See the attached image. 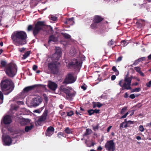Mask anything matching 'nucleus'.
Wrapping results in <instances>:
<instances>
[{
  "label": "nucleus",
  "mask_w": 151,
  "mask_h": 151,
  "mask_svg": "<svg viewBox=\"0 0 151 151\" xmlns=\"http://www.w3.org/2000/svg\"><path fill=\"white\" fill-rule=\"evenodd\" d=\"M14 84L12 80L6 79H3L0 83V87L1 91H0V100L2 102L4 100V95H8L14 90Z\"/></svg>",
  "instance_id": "nucleus-1"
},
{
  "label": "nucleus",
  "mask_w": 151,
  "mask_h": 151,
  "mask_svg": "<svg viewBox=\"0 0 151 151\" xmlns=\"http://www.w3.org/2000/svg\"><path fill=\"white\" fill-rule=\"evenodd\" d=\"M27 38L26 33L22 31L14 32L11 36V38L14 43L16 46H18L26 44Z\"/></svg>",
  "instance_id": "nucleus-2"
},
{
  "label": "nucleus",
  "mask_w": 151,
  "mask_h": 151,
  "mask_svg": "<svg viewBox=\"0 0 151 151\" xmlns=\"http://www.w3.org/2000/svg\"><path fill=\"white\" fill-rule=\"evenodd\" d=\"M45 26L44 21H38L35 24L34 27L32 25H29L27 27V31L29 32L32 30L33 35L36 37L40 31H44L43 27Z\"/></svg>",
  "instance_id": "nucleus-3"
},
{
  "label": "nucleus",
  "mask_w": 151,
  "mask_h": 151,
  "mask_svg": "<svg viewBox=\"0 0 151 151\" xmlns=\"http://www.w3.org/2000/svg\"><path fill=\"white\" fill-rule=\"evenodd\" d=\"M4 71L8 76L13 78L15 75L17 71V66L15 64L10 63L7 65L5 68Z\"/></svg>",
  "instance_id": "nucleus-4"
},
{
  "label": "nucleus",
  "mask_w": 151,
  "mask_h": 151,
  "mask_svg": "<svg viewBox=\"0 0 151 151\" xmlns=\"http://www.w3.org/2000/svg\"><path fill=\"white\" fill-rule=\"evenodd\" d=\"M132 76L129 77L128 74L126 75L124 78V82L123 85L122 84L123 80H121L120 81L119 83V85L122 87V89L124 90L125 89L127 90H130L132 88L131 87V81L132 80Z\"/></svg>",
  "instance_id": "nucleus-5"
},
{
  "label": "nucleus",
  "mask_w": 151,
  "mask_h": 151,
  "mask_svg": "<svg viewBox=\"0 0 151 151\" xmlns=\"http://www.w3.org/2000/svg\"><path fill=\"white\" fill-rule=\"evenodd\" d=\"M60 63L56 61H54L48 63V69L53 74H57L58 72V68Z\"/></svg>",
  "instance_id": "nucleus-6"
},
{
  "label": "nucleus",
  "mask_w": 151,
  "mask_h": 151,
  "mask_svg": "<svg viewBox=\"0 0 151 151\" xmlns=\"http://www.w3.org/2000/svg\"><path fill=\"white\" fill-rule=\"evenodd\" d=\"M68 68H76L81 66V63L77 59H74L72 61L68 63L67 65Z\"/></svg>",
  "instance_id": "nucleus-7"
},
{
  "label": "nucleus",
  "mask_w": 151,
  "mask_h": 151,
  "mask_svg": "<svg viewBox=\"0 0 151 151\" xmlns=\"http://www.w3.org/2000/svg\"><path fill=\"white\" fill-rule=\"evenodd\" d=\"M105 147L108 151H114L115 144L113 140L107 141L105 145Z\"/></svg>",
  "instance_id": "nucleus-8"
},
{
  "label": "nucleus",
  "mask_w": 151,
  "mask_h": 151,
  "mask_svg": "<svg viewBox=\"0 0 151 151\" xmlns=\"http://www.w3.org/2000/svg\"><path fill=\"white\" fill-rule=\"evenodd\" d=\"M75 81L73 75L71 73H68L66 76L63 83V84H68L73 83Z\"/></svg>",
  "instance_id": "nucleus-9"
},
{
  "label": "nucleus",
  "mask_w": 151,
  "mask_h": 151,
  "mask_svg": "<svg viewBox=\"0 0 151 151\" xmlns=\"http://www.w3.org/2000/svg\"><path fill=\"white\" fill-rule=\"evenodd\" d=\"M48 113L47 109H45L42 114L40 116L38 120L37 121V122L38 124L40 125L41 122L45 121L46 120L47 116Z\"/></svg>",
  "instance_id": "nucleus-10"
},
{
  "label": "nucleus",
  "mask_w": 151,
  "mask_h": 151,
  "mask_svg": "<svg viewBox=\"0 0 151 151\" xmlns=\"http://www.w3.org/2000/svg\"><path fill=\"white\" fill-rule=\"evenodd\" d=\"M42 98L39 96L36 98L32 99V104L34 107H36L39 106L42 102Z\"/></svg>",
  "instance_id": "nucleus-11"
},
{
  "label": "nucleus",
  "mask_w": 151,
  "mask_h": 151,
  "mask_svg": "<svg viewBox=\"0 0 151 151\" xmlns=\"http://www.w3.org/2000/svg\"><path fill=\"white\" fill-rule=\"evenodd\" d=\"M41 86V85L40 84H35L26 87L23 89L22 92L23 93H27L29 92L34 89L35 88L37 87H39V86Z\"/></svg>",
  "instance_id": "nucleus-12"
},
{
  "label": "nucleus",
  "mask_w": 151,
  "mask_h": 151,
  "mask_svg": "<svg viewBox=\"0 0 151 151\" xmlns=\"http://www.w3.org/2000/svg\"><path fill=\"white\" fill-rule=\"evenodd\" d=\"M2 139L6 145L9 146L12 143V140L8 135H6L4 137H3Z\"/></svg>",
  "instance_id": "nucleus-13"
},
{
  "label": "nucleus",
  "mask_w": 151,
  "mask_h": 151,
  "mask_svg": "<svg viewBox=\"0 0 151 151\" xmlns=\"http://www.w3.org/2000/svg\"><path fill=\"white\" fill-rule=\"evenodd\" d=\"M47 86L51 90L55 91L57 88L58 85L55 83L50 81L48 82Z\"/></svg>",
  "instance_id": "nucleus-14"
},
{
  "label": "nucleus",
  "mask_w": 151,
  "mask_h": 151,
  "mask_svg": "<svg viewBox=\"0 0 151 151\" xmlns=\"http://www.w3.org/2000/svg\"><path fill=\"white\" fill-rule=\"evenodd\" d=\"M61 55V51L60 49H57L53 55V59L58 60Z\"/></svg>",
  "instance_id": "nucleus-15"
},
{
  "label": "nucleus",
  "mask_w": 151,
  "mask_h": 151,
  "mask_svg": "<svg viewBox=\"0 0 151 151\" xmlns=\"http://www.w3.org/2000/svg\"><path fill=\"white\" fill-rule=\"evenodd\" d=\"M55 129L52 126L49 127L45 132V135L46 136L50 137L54 133Z\"/></svg>",
  "instance_id": "nucleus-16"
},
{
  "label": "nucleus",
  "mask_w": 151,
  "mask_h": 151,
  "mask_svg": "<svg viewBox=\"0 0 151 151\" xmlns=\"http://www.w3.org/2000/svg\"><path fill=\"white\" fill-rule=\"evenodd\" d=\"M104 19V18L100 16L96 15L94 17L93 21V22L98 24L103 21Z\"/></svg>",
  "instance_id": "nucleus-17"
},
{
  "label": "nucleus",
  "mask_w": 151,
  "mask_h": 151,
  "mask_svg": "<svg viewBox=\"0 0 151 151\" xmlns=\"http://www.w3.org/2000/svg\"><path fill=\"white\" fill-rule=\"evenodd\" d=\"M12 122L11 117L9 115L4 116L3 119V122L5 124H10Z\"/></svg>",
  "instance_id": "nucleus-18"
},
{
  "label": "nucleus",
  "mask_w": 151,
  "mask_h": 151,
  "mask_svg": "<svg viewBox=\"0 0 151 151\" xmlns=\"http://www.w3.org/2000/svg\"><path fill=\"white\" fill-rule=\"evenodd\" d=\"M74 19L73 17L70 18H66V21L64 22V23L68 25H73L74 23Z\"/></svg>",
  "instance_id": "nucleus-19"
},
{
  "label": "nucleus",
  "mask_w": 151,
  "mask_h": 151,
  "mask_svg": "<svg viewBox=\"0 0 151 151\" xmlns=\"http://www.w3.org/2000/svg\"><path fill=\"white\" fill-rule=\"evenodd\" d=\"M47 28L46 30H44V29H43L44 31H45L46 32L49 34H52L53 32V31L52 29V28L50 26H47Z\"/></svg>",
  "instance_id": "nucleus-20"
},
{
  "label": "nucleus",
  "mask_w": 151,
  "mask_h": 151,
  "mask_svg": "<svg viewBox=\"0 0 151 151\" xmlns=\"http://www.w3.org/2000/svg\"><path fill=\"white\" fill-rule=\"evenodd\" d=\"M30 120L28 119L23 118L20 122V124L22 125H25L30 122Z\"/></svg>",
  "instance_id": "nucleus-21"
},
{
  "label": "nucleus",
  "mask_w": 151,
  "mask_h": 151,
  "mask_svg": "<svg viewBox=\"0 0 151 151\" xmlns=\"http://www.w3.org/2000/svg\"><path fill=\"white\" fill-rule=\"evenodd\" d=\"M93 104V108H95L96 107H97L99 108H100L102 106L103 104L101 103L100 102H93L92 103Z\"/></svg>",
  "instance_id": "nucleus-22"
},
{
  "label": "nucleus",
  "mask_w": 151,
  "mask_h": 151,
  "mask_svg": "<svg viewBox=\"0 0 151 151\" xmlns=\"http://www.w3.org/2000/svg\"><path fill=\"white\" fill-rule=\"evenodd\" d=\"M137 25H138L139 27H141L145 25V22L144 20H139L136 23Z\"/></svg>",
  "instance_id": "nucleus-23"
},
{
  "label": "nucleus",
  "mask_w": 151,
  "mask_h": 151,
  "mask_svg": "<svg viewBox=\"0 0 151 151\" xmlns=\"http://www.w3.org/2000/svg\"><path fill=\"white\" fill-rule=\"evenodd\" d=\"M51 41L54 42L56 41V39L53 35L50 36L49 37L48 43H50Z\"/></svg>",
  "instance_id": "nucleus-24"
},
{
  "label": "nucleus",
  "mask_w": 151,
  "mask_h": 151,
  "mask_svg": "<svg viewBox=\"0 0 151 151\" xmlns=\"http://www.w3.org/2000/svg\"><path fill=\"white\" fill-rule=\"evenodd\" d=\"M60 90L63 92L65 93L66 95L69 92V90L66 88L63 87L61 86L60 87Z\"/></svg>",
  "instance_id": "nucleus-25"
},
{
  "label": "nucleus",
  "mask_w": 151,
  "mask_h": 151,
  "mask_svg": "<svg viewBox=\"0 0 151 151\" xmlns=\"http://www.w3.org/2000/svg\"><path fill=\"white\" fill-rule=\"evenodd\" d=\"M76 94V92H71V91L69 90V92L67 93L66 95L67 96H69L70 98H72Z\"/></svg>",
  "instance_id": "nucleus-26"
},
{
  "label": "nucleus",
  "mask_w": 151,
  "mask_h": 151,
  "mask_svg": "<svg viewBox=\"0 0 151 151\" xmlns=\"http://www.w3.org/2000/svg\"><path fill=\"white\" fill-rule=\"evenodd\" d=\"M98 27L97 23L96 22H93L92 23L90 26V27L91 29H96Z\"/></svg>",
  "instance_id": "nucleus-27"
},
{
  "label": "nucleus",
  "mask_w": 151,
  "mask_h": 151,
  "mask_svg": "<svg viewBox=\"0 0 151 151\" xmlns=\"http://www.w3.org/2000/svg\"><path fill=\"white\" fill-rule=\"evenodd\" d=\"M64 131L67 134H70L72 133L73 131L72 129H70L68 127H67L64 130Z\"/></svg>",
  "instance_id": "nucleus-28"
},
{
  "label": "nucleus",
  "mask_w": 151,
  "mask_h": 151,
  "mask_svg": "<svg viewBox=\"0 0 151 151\" xmlns=\"http://www.w3.org/2000/svg\"><path fill=\"white\" fill-rule=\"evenodd\" d=\"M33 127V125H31L30 126H26L25 127V132H27L32 129Z\"/></svg>",
  "instance_id": "nucleus-29"
},
{
  "label": "nucleus",
  "mask_w": 151,
  "mask_h": 151,
  "mask_svg": "<svg viewBox=\"0 0 151 151\" xmlns=\"http://www.w3.org/2000/svg\"><path fill=\"white\" fill-rule=\"evenodd\" d=\"M92 130L90 129H86L85 133L84 134V135H88L90 134L91 133Z\"/></svg>",
  "instance_id": "nucleus-30"
},
{
  "label": "nucleus",
  "mask_w": 151,
  "mask_h": 151,
  "mask_svg": "<svg viewBox=\"0 0 151 151\" xmlns=\"http://www.w3.org/2000/svg\"><path fill=\"white\" fill-rule=\"evenodd\" d=\"M61 34L66 39H69L71 37V36L68 34L62 33Z\"/></svg>",
  "instance_id": "nucleus-31"
},
{
  "label": "nucleus",
  "mask_w": 151,
  "mask_h": 151,
  "mask_svg": "<svg viewBox=\"0 0 151 151\" xmlns=\"http://www.w3.org/2000/svg\"><path fill=\"white\" fill-rule=\"evenodd\" d=\"M1 65L0 66L1 67H6V61L2 60L1 61Z\"/></svg>",
  "instance_id": "nucleus-32"
},
{
  "label": "nucleus",
  "mask_w": 151,
  "mask_h": 151,
  "mask_svg": "<svg viewBox=\"0 0 151 151\" xmlns=\"http://www.w3.org/2000/svg\"><path fill=\"white\" fill-rule=\"evenodd\" d=\"M112 70L115 72V74L116 76H117L119 75V71L116 68V67L114 66L112 68Z\"/></svg>",
  "instance_id": "nucleus-33"
},
{
  "label": "nucleus",
  "mask_w": 151,
  "mask_h": 151,
  "mask_svg": "<svg viewBox=\"0 0 151 151\" xmlns=\"http://www.w3.org/2000/svg\"><path fill=\"white\" fill-rule=\"evenodd\" d=\"M30 54L29 51H27L23 55V57H22L23 59H25L28 56H29Z\"/></svg>",
  "instance_id": "nucleus-34"
},
{
  "label": "nucleus",
  "mask_w": 151,
  "mask_h": 151,
  "mask_svg": "<svg viewBox=\"0 0 151 151\" xmlns=\"http://www.w3.org/2000/svg\"><path fill=\"white\" fill-rule=\"evenodd\" d=\"M67 116H72L74 115V113L73 111L71 110L69 111H67Z\"/></svg>",
  "instance_id": "nucleus-35"
},
{
  "label": "nucleus",
  "mask_w": 151,
  "mask_h": 151,
  "mask_svg": "<svg viewBox=\"0 0 151 151\" xmlns=\"http://www.w3.org/2000/svg\"><path fill=\"white\" fill-rule=\"evenodd\" d=\"M64 134L61 132H59L57 134V136L59 138H61V137H64Z\"/></svg>",
  "instance_id": "nucleus-36"
},
{
  "label": "nucleus",
  "mask_w": 151,
  "mask_h": 151,
  "mask_svg": "<svg viewBox=\"0 0 151 151\" xmlns=\"http://www.w3.org/2000/svg\"><path fill=\"white\" fill-rule=\"evenodd\" d=\"M43 109V107L39 109H36L34 110L33 112L34 113H37L38 114L40 113Z\"/></svg>",
  "instance_id": "nucleus-37"
},
{
  "label": "nucleus",
  "mask_w": 151,
  "mask_h": 151,
  "mask_svg": "<svg viewBox=\"0 0 151 151\" xmlns=\"http://www.w3.org/2000/svg\"><path fill=\"white\" fill-rule=\"evenodd\" d=\"M127 109L126 106H124L121 110L120 113L121 114H123Z\"/></svg>",
  "instance_id": "nucleus-38"
},
{
  "label": "nucleus",
  "mask_w": 151,
  "mask_h": 151,
  "mask_svg": "<svg viewBox=\"0 0 151 151\" xmlns=\"http://www.w3.org/2000/svg\"><path fill=\"white\" fill-rule=\"evenodd\" d=\"M115 42L113 40V39L111 40L108 42V45L109 46H111L112 45H113L114 44Z\"/></svg>",
  "instance_id": "nucleus-39"
},
{
  "label": "nucleus",
  "mask_w": 151,
  "mask_h": 151,
  "mask_svg": "<svg viewBox=\"0 0 151 151\" xmlns=\"http://www.w3.org/2000/svg\"><path fill=\"white\" fill-rule=\"evenodd\" d=\"M139 130L141 132H143L145 130V129L142 125H141L139 127Z\"/></svg>",
  "instance_id": "nucleus-40"
},
{
  "label": "nucleus",
  "mask_w": 151,
  "mask_h": 151,
  "mask_svg": "<svg viewBox=\"0 0 151 151\" xmlns=\"http://www.w3.org/2000/svg\"><path fill=\"white\" fill-rule=\"evenodd\" d=\"M88 112L89 115L91 116L93 114V109H91L88 110Z\"/></svg>",
  "instance_id": "nucleus-41"
},
{
  "label": "nucleus",
  "mask_w": 151,
  "mask_h": 151,
  "mask_svg": "<svg viewBox=\"0 0 151 151\" xmlns=\"http://www.w3.org/2000/svg\"><path fill=\"white\" fill-rule=\"evenodd\" d=\"M146 58L145 57H142L139 58L137 59L139 62H142L145 60Z\"/></svg>",
  "instance_id": "nucleus-42"
},
{
  "label": "nucleus",
  "mask_w": 151,
  "mask_h": 151,
  "mask_svg": "<svg viewBox=\"0 0 151 151\" xmlns=\"http://www.w3.org/2000/svg\"><path fill=\"white\" fill-rule=\"evenodd\" d=\"M141 90V89L140 88H137L134 89H133L132 90L133 92H139Z\"/></svg>",
  "instance_id": "nucleus-43"
},
{
  "label": "nucleus",
  "mask_w": 151,
  "mask_h": 151,
  "mask_svg": "<svg viewBox=\"0 0 151 151\" xmlns=\"http://www.w3.org/2000/svg\"><path fill=\"white\" fill-rule=\"evenodd\" d=\"M134 69L138 73L141 71V68L139 67H136L134 68Z\"/></svg>",
  "instance_id": "nucleus-44"
},
{
  "label": "nucleus",
  "mask_w": 151,
  "mask_h": 151,
  "mask_svg": "<svg viewBox=\"0 0 151 151\" xmlns=\"http://www.w3.org/2000/svg\"><path fill=\"white\" fill-rule=\"evenodd\" d=\"M123 58V57L122 56H119L116 60V62H119L121 61Z\"/></svg>",
  "instance_id": "nucleus-45"
},
{
  "label": "nucleus",
  "mask_w": 151,
  "mask_h": 151,
  "mask_svg": "<svg viewBox=\"0 0 151 151\" xmlns=\"http://www.w3.org/2000/svg\"><path fill=\"white\" fill-rule=\"evenodd\" d=\"M44 99L45 103L46 104L47 103L48 100V97L46 95H45V96L44 95Z\"/></svg>",
  "instance_id": "nucleus-46"
},
{
  "label": "nucleus",
  "mask_w": 151,
  "mask_h": 151,
  "mask_svg": "<svg viewBox=\"0 0 151 151\" xmlns=\"http://www.w3.org/2000/svg\"><path fill=\"white\" fill-rule=\"evenodd\" d=\"M99 124H97L95 126L93 127V129L94 131H96V130H97L99 128Z\"/></svg>",
  "instance_id": "nucleus-47"
},
{
  "label": "nucleus",
  "mask_w": 151,
  "mask_h": 151,
  "mask_svg": "<svg viewBox=\"0 0 151 151\" xmlns=\"http://www.w3.org/2000/svg\"><path fill=\"white\" fill-rule=\"evenodd\" d=\"M25 49V48L24 47H22V48H19L18 50L20 52H22L24 51Z\"/></svg>",
  "instance_id": "nucleus-48"
},
{
  "label": "nucleus",
  "mask_w": 151,
  "mask_h": 151,
  "mask_svg": "<svg viewBox=\"0 0 151 151\" xmlns=\"http://www.w3.org/2000/svg\"><path fill=\"white\" fill-rule=\"evenodd\" d=\"M100 110L99 109H95L93 110V114L94 113L96 114H99Z\"/></svg>",
  "instance_id": "nucleus-49"
},
{
  "label": "nucleus",
  "mask_w": 151,
  "mask_h": 151,
  "mask_svg": "<svg viewBox=\"0 0 151 151\" xmlns=\"http://www.w3.org/2000/svg\"><path fill=\"white\" fill-rule=\"evenodd\" d=\"M125 123V122L124 121V122L120 124V127L121 129H122L123 128V126H124V124Z\"/></svg>",
  "instance_id": "nucleus-50"
},
{
  "label": "nucleus",
  "mask_w": 151,
  "mask_h": 151,
  "mask_svg": "<svg viewBox=\"0 0 151 151\" xmlns=\"http://www.w3.org/2000/svg\"><path fill=\"white\" fill-rule=\"evenodd\" d=\"M124 121L125 122V123L124 124V127L125 128H126L127 127H129V124H128L127 122H127L126 121V119L124 120Z\"/></svg>",
  "instance_id": "nucleus-51"
},
{
  "label": "nucleus",
  "mask_w": 151,
  "mask_h": 151,
  "mask_svg": "<svg viewBox=\"0 0 151 151\" xmlns=\"http://www.w3.org/2000/svg\"><path fill=\"white\" fill-rule=\"evenodd\" d=\"M57 18L55 17H52L50 18L51 20H52L54 21H56L57 20Z\"/></svg>",
  "instance_id": "nucleus-52"
},
{
  "label": "nucleus",
  "mask_w": 151,
  "mask_h": 151,
  "mask_svg": "<svg viewBox=\"0 0 151 151\" xmlns=\"http://www.w3.org/2000/svg\"><path fill=\"white\" fill-rule=\"evenodd\" d=\"M147 87L150 88L151 86V80L148 83H147L146 85Z\"/></svg>",
  "instance_id": "nucleus-53"
},
{
  "label": "nucleus",
  "mask_w": 151,
  "mask_h": 151,
  "mask_svg": "<svg viewBox=\"0 0 151 151\" xmlns=\"http://www.w3.org/2000/svg\"><path fill=\"white\" fill-rule=\"evenodd\" d=\"M129 114V112H127L125 114H124V115H123L121 117V119H123L125 118L128 115V114Z\"/></svg>",
  "instance_id": "nucleus-54"
},
{
  "label": "nucleus",
  "mask_w": 151,
  "mask_h": 151,
  "mask_svg": "<svg viewBox=\"0 0 151 151\" xmlns=\"http://www.w3.org/2000/svg\"><path fill=\"white\" fill-rule=\"evenodd\" d=\"M37 66L36 65H34L32 67V69L34 70H36L37 69Z\"/></svg>",
  "instance_id": "nucleus-55"
},
{
  "label": "nucleus",
  "mask_w": 151,
  "mask_h": 151,
  "mask_svg": "<svg viewBox=\"0 0 151 151\" xmlns=\"http://www.w3.org/2000/svg\"><path fill=\"white\" fill-rule=\"evenodd\" d=\"M121 44L123 43V46H126L127 44H126L127 42L125 40H122L121 42Z\"/></svg>",
  "instance_id": "nucleus-56"
},
{
  "label": "nucleus",
  "mask_w": 151,
  "mask_h": 151,
  "mask_svg": "<svg viewBox=\"0 0 151 151\" xmlns=\"http://www.w3.org/2000/svg\"><path fill=\"white\" fill-rule=\"evenodd\" d=\"M142 106V105L141 104L139 103L136 105V106H134V107H137L138 108H139L141 107Z\"/></svg>",
  "instance_id": "nucleus-57"
},
{
  "label": "nucleus",
  "mask_w": 151,
  "mask_h": 151,
  "mask_svg": "<svg viewBox=\"0 0 151 151\" xmlns=\"http://www.w3.org/2000/svg\"><path fill=\"white\" fill-rule=\"evenodd\" d=\"M135 97V96L134 94H131L129 96V97L132 99H134Z\"/></svg>",
  "instance_id": "nucleus-58"
},
{
  "label": "nucleus",
  "mask_w": 151,
  "mask_h": 151,
  "mask_svg": "<svg viewBox=\"0 0 151 151\" xmlns=\"http://www.w3.org/2000/svg\"><path fill=\"white\" fill-rule=\"evenodd\" d=\"M139 62L138 60L137 59L134 62L133 65H136L139 63Z\"/></svg>",
  "instance_id": "nucleus-59"
},
{
  "label": "nucleus",
  "mask_w": 151,
  "mask_h": 151,
  "mask_svg": "<svg viewBox=\"0 0 151 151\" xmlns=\"http://www.w3.org/2000/svg\"><path fill=\"white\" fill-rule=\"evenodd\" d=\"M116 78V76L115 75H113L111 76V80L112 81H113Z\"/></svg>",
  "instance_id": "nucleus-60"
},
{
  "label": "nucleus",
  "mask_w": 151,
  "mask_h": 151,
  "mask_svg": "<svg viewBox=\"0 0 151 151\" xmlns=\"http://www.w3.org/2000/svg\"><path fill=\"white\" fill-rule=\"evenodd\" d=\"M87 86H81V88L83 90H85L87 89Z\"/></svg>",
  "instance_id": "nucleus-61"
},
{
  "label": "nucleus",
  "mask_w": 151,
  "mask_h": 151,
  "mask_svg": "<svg viewBox=\"0 0 151 151\" xmlns=\"http://www.w3.org/2000/svg\"><path fill=\"white\" fill-rule=\"evenodd\" d=\"M127 122L128 124H133L134 123V122L131 121H129Z\"/></svg>",
  "instance_id": "nucleus-62"
},
{
  "label": "nucleus",
  "mask_w": 151,
  "mask_h": 151,
  "mask_svg": "<svg viewBox=\"0 0 151 151\" xmlns=\"http://www.w3.org/2000/svg\"><path fill=\"white\" fill-rule=\"evenodd\" d=\"M138 73L140 74L141 76L142 77L144 76H145L144 73L143 72H142L141 71H140Z\"/></svg>",
  "instance_id": "nucleus-63"
},
{
  "label": "nucleus",
  "mask_w": 151,
  "mask_h": 151,
  "mask_svg": "<svg viewBox=\"0 0 151 151\" xmlns=\"http://www.w3.org/2000/svg\"><path fill=\"white\" fill-rule=\"evenodd\" d=\"M112 126H109V127H108V128H107V132H109L110 130V129H111V128Z\"/></svg>",
  "instance_id": "nucleus-64"
}]
</instances>
